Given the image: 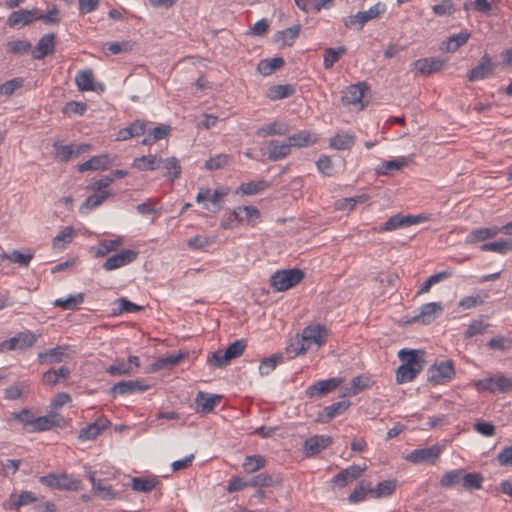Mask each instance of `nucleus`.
<instances>
[{
	"label": "nucleus",
	"mask_w": 512,
	"mask_h": 512,
	"mask_svg": "<svg viewBox=\"0 0 512 512\" xmlns=\"http://www.w3.org/2000/svg\"><path fill=\"white\" fill-rule=\"evenodd\" d=\"M482 251H493L499 254H507L512 251V240H500L485 243L481 246Z\"/></svg>",
	"instance_id": "13d9d810"
},
{
	"label": "nucleus",
	"mask_w": 512,
	"mask_h": 512,
	"mask_svg": "<svg viewBox=\"0 0 512 512\" xmlns=\"http://www.w3.org/2000/svg\"><path fill=\"white\" fill-rule=\"evenodd\" d=\"M55 50V35L48 33L43 35L37 42L34 49H31L32 57L41 60Z\"/></svg>",
	"instance_id": "2eb2a0df"
},
{
	"label": "nucleus",
	"mask_w": 512,
	"mask_h": 512,
	"mask_svg": "<svg viewBox=\"0 0 512 512\" xmlns=\"http://www.w3.org/2000/svg\"><path fill=\"white\" fill-rule=\"evenodd\" d=\"M409 159L406 157H399L389 161H385L378 165L375 169L378 175H388L391 171H397L407 166Z\"/></svg>",
	"instance_id": "f704fd0d"
},
{
	"label": "nucleus",
	"mask_w": 512,
	"mask_h": 512,
	"mask_svg": "<svg viewBox=\"0 0 512 512\" xmlns=\"http://www.w3.org/2000/svg\"><path fill=\"white\" fill-rule=\"evenodd\" d=\"M372 385V381L367 375H358L350 381V387L348 388V395H357L361 391L369 388Z\"/></svg>",
	"instance_id": "8fccbe9b"
},
{
	"label": "nucleus",
	"mask_w": 512,
	"mask_h": 512,
	"mask_svg": "<svg viewBox=\"0 0 512 512\" xmlns=\"http://www.w3.org/2000/svg\"><path fill=\"white\" fill-rule=\"evenodd\" d=\"M367 86L365 83L352 84L343 91L342 102L344 104H357L360 103L364 97Z\"/></svg>",
	"instance_id": "bb28decb"
},
{
	"label": "nucleus",
	"mask_w": 512,
	"mask_h": 512,
	"mask_svg": "<svg viewBox=\"0 0 512 512\" xmlns=\"http://www.w3.org/2000/svg\"><path fill=\"white\" fill-rule=\"evenodd\" d=\"M355 138L353 133L340 132L330 139L329 145L336 150H348L354 145Z\"/></svg>",
	"instance_id": "c756f323"
},
{
	"label": "nucleus",
	"mask_w": 512,
	"mask_h": 512,
	"mask_svg": "<svg viewBox=\"0 0 512 512\" xmlns=\"http://www.w3.org/2000/svg\"><path fill=\"white\" fill-rule=\"evenodd\" d=\"M220 401V396L212 395L205 392H198L196 396L197 411L203 414H208Z\"/></svg>",
	"instance_id": "cd10ccee"
},
{
	"label": "nucleus",
	"mask_w": 512,
	"mask_h": 512,
	"mask_svg": "<svg viewBox=\"0 0 512 512\" xmlns=\"http://www.w3.org/2000/svg\"><path fill=\"white\" fill-rule=\"evenodd\" d=\"M342 383L341 378H329L326 380H320L310 385L305 393L309 398H317L335 390Z\"/></svg>",
	"instance_id": "9d476101"
},
{
	"label": "nucleus",
	"mask_w": 512,
	"mask_h": 512,
	"mask_svg": "<svg viewBox=\"0 0 512 512\" xmlns=\"http://www.w3.org/2000/svg\"><path fill=\"white\" fill-rule=\"evenodd\" d=\"M244 221L243 215L241 214L240 206L236 207L232 211L225 214V218L221 222L223 229H233Z\"/></svg>",
	"instance_id": "5fc2aeb1"
},
{
	"label": "nucleus",
	"mask_w": 512,
	"mask_h": 512,
	"mask_svg": "<svg viewBox=\"0 0 512 512\" xmlns=\"http://www.w3.org/2000/svg\"><path fill=\"white\" fill-rule=\"evenodd\" d=\"M300 30V25H293L285 30L279 31L278 40H281L283 45L291 46L299 36Z\"/></svg>",
	"instance_id": "e2e57ef3"
},
{
	"label": "nucleus",
	"mask_w": 512,
	"mask_h": 512,
	"mask_svg": "<svg viewBox=\"0 0 512 512\" xmlns=\"http://www.w3.org/2000/svg\"><path fill=\"white\" fill-rule=\"evenodd\" d=\"M5 47L7 53L17 56L27 54L32 49V45L29 41L21 39L10 40L6 43Z\"/></svg>",
	"instance_id": "49530a36"
},
{
	"label": "nucleus",
	"mask_w": 512,
	"mask_h": 512,
	"mask_svg": "<svg viewBox=\"0 0 512 512\" xmlns=\"http://www.w3.org/2000/svg\"><path fill=\"white\" fill-rule=\"evenodd\" d=\"M111 193L109 191H95L94 194L88 196L80 207V212H87L100 206Z\"/></svg>",
	"instance_id": "58836bf2"
},
{
	"label": "nucleus",
	"mask_w": 512,
	"mask_h": 512,
	"mask_svg": "<svg viewBox=\"0 0 512 512\" xmlns=\"http://www.w3.org/2000/svg\"><path fill=\"white\" fill-rule=\"evenodd\" d=\"M470 37V33L467 30H462L458 34L451 35L447 40V47L446 49L448 51H456L461 46L466 44Z\"/></svg>",
	"instance_id": "052dcab7"
},
{
	"label": "nucleus",
	"mask_w": 512,
	"mask_h": 512,
	"mask_svg": "<svg viewBox=\"0 0 512 512\" xmlns=\"http://www.w3.org/2000/svg\"><path fill=\"white\" fill-rule=\"evenodd\" d=\"M494 70V64L488 54L481 57L480 63L472 68L467 74L470 82H475L487 78Z\"/></svg>",
	"instance_id": "4468645a"
},
{
	"label": "nucleus",
	"mask_w": 512,
	"mask_h": 512,
	"mask_svg": "<svg viewBox=\"0 0 512 512\" xmlns=\"http://www.w3.org/2000/svg\"><path fill=\"white\" fill-rule=\"evenodd\" d=\"M345 46L337 48H326L324 51L323 67L328 70L331 69L336 62L339 61L342 55L346 53Z\"/></svg>",
	"instance_id": "c03bdc74"
},
{
	"label": "nucleus",
	"mask_w": 512,
	"mask_h": 512,
	"mask_svg": "<svg viewBox=\"0 0 512 512\" xmlns=\"http://www.w3.org/2000/svg\"><path fill=\"white\" fill-rule=\"evenodd\" d=\"M283 362V356L280 354H274L261 361L259 365V373L261 376L269 375L278 364Z\"/></svg>",
	"instance_id": "4d7b16f0"
},
{
	"label": "nucleus",
	"mask_w": 512,
	"mask_h": 512,
	"mask_svg": "<svg viewBox=\"0 0 512 512\" xmlns=\"http://www.w3.org/2000/svg\"><path fill=\"white\" fill-rule=\"evenodd\" d=\"M138 251L125 249L107 258L102 267L106 271H112L128 265L136 260Z\"/></svg>",
	"instance_id": "423d86ee"
},
{
	"label": "nucleus",
	"mask_w": 512,
	"mask_h": 512,
	"mask_svg": "<svg viewBox=\"0 0 512 512\" xmlns=\"http://www.w3.org/2000/svg\"><path fill=\"white\" fill-rule=\"evenodd\" d=\"M269 187V183L265 180L250 181L242 183L236 190V194L256 195Z\"/></svg>",
	"instance_id": "ea45409f"
},
{
	"label": "nucleus",
	"mask_w": 512,
	"mask_h": 512,
	"mask_svg": "<svg viewBox=\"0 0 512 512\" xmlns=\"http://www.w3.org/2000/svg\"><path fill=\"white\" fill-rule=\"evenodd\" d=\"M122 244V238L118 237L116 239H105L102 240L94 253V256L104 257L106 254L117 250V248Z\"/></svg>",
	"instance_id": "864d4df0"
},
{
	"label": "nucleus",
	"mask_w": 512,
	"mask_h": 512,
	"mask_svg": "<svg viewBox=\"0 0 512 512\" xmlns=\"http://www.w3.org/2000/svg\"><path fill=\"white\" fill-rule=\"evenodd\" d=\"M499 233H501V229L496 226L476 228L466 236L465 243L476 244L479 242H483L487 239L494 238Z\"/></svg>",
	"instance_id": "a211bd4d"
},
{
	"label": "nucleus",
	"mask_w": 512,
	"mask_h": 512,
	"mask_svg": "<svg viewBox=\"0 0 512 512\" xmlns=\"http://www.w3.org/2000/svg\"><path fill=\"white\" fill-rule=\"evenodd\" d=\"M454 375L455 370L451 360L441 361L428 369V380L436 385L450 381Z\"/></svg>",
	"instance_id": "39448f33"
},
{
	"label": "nucleus",
	"mask_w": 512,
	"mask_h": 512,
	"mask_svg": "<svg viewBox=\"0 0 512 512\" xmlns=\"http://www.w3.org/2000/svg\"><path fill=\"white\" fill-rule=\"evenodd\" d=\"M267 460L263 455H248L245 457L242 468L247 474L255 473L266 466Z\"/></svg>",
	"instance_id": "c9c22d12"
},
{
	"label": "nucleus",
	"mask_w": 512,
	"mask_h": 512,
	"mask_svg": "<svg viewBox=\"0 0 512 512\" xmlns=\"http://www.w3.org/2000/svg\"><path fill=\"white\" fill-rule=\"evenodd\" d=\"M112 160L108 154H101L91 157L89 160L78 165L79 172H85L88 170H106L112 165Z\"/></svg>",
	"instance_id": "aec40b11"
},
{
	"label": "nucleus",
	"mask_w": 512,
	"mask_h": 512,
	"mask_svg": "<svg viewBox=\"0 0 512 512\" xmlns=\"http://www.w3.org/2000/svg\"><path fill=\"white\" fill-rule=\"evenodd\" d=\"M291 153V146L287 139L283 142L271 140L268 144V158L271 161H278L286 158Z\"/></svg>",
	"instance_id": "b1692460"
},
{
	"label": "nucleus",
	"mask_w": 512,
	"mask_h": 512,
	"mask_svg": "<svg viewBox=\"0 0 512 512\" xmlns=\"http://www.w3.org/2000/svg\"><path fill=\"white\" fill-rule=\"evenodd\" d=\"M285 61L282 57H274L262 59L257 65V71L263 76H269L277 69L284 65Z\"/></svg>",
	"instance_id": "4c0bfd02"
},
{
	"label": "nucleus",
	"mask_w": 512,
	"mask_h": 512,
	"mask_svg": "<svg viewBox=\"0 0 512 512\" xmlns=\"http://www.w3.org/2000/svg\"><path fill=\"white\" fill-rule=\"evenodd\" d=\"M423 356L424 352L421 350L401 349L398 352V357L403 362L402 365L411 368L419 367L420 372L423 369Z\"/></svg>",
	"instance_id": "6ab92c4d"
},
{
	"label": "nucleus",
	"mask_w": 512,
	"mask_h": 512,
	"mask_svg": "<svg viewBox=\"0 0 512 512\" xmlns=\"http://www.w3.org/2000/svg\"><path fill=\"white\" fill-rule=\"evenodd\" d=\"M488 297L489 293L484 290H481L476 294H472L462 298L459 301L458 306L463 309H471L483 305Z\"/></svg>",
	"instance_id": "a19ab883"
},
{
	"label": "nucleus",
	"mask_w": 512,
	"mask_h": 512,
	"mask_svg": "<svg viewBox=\"0 0 512 512\" xmlns=\"http://www.w3.org/2000/svg\"><path fill=\"white\" fill-rule=\"evenodd\" d=\"M420 373V368H411L400 365L396 370V382L398 384L411 382Z\"/></svg>",
	"instance_id": "6e6d98bb"
},
{
	"label": "nucleus",
	"mask_w": 512,
	"mask_h": 512,
	"mask_svg": "<svg viewBox=\"0 0 512 512\" xmlns=\"http://www.w3.org/2000/svg\"><path fill=\"white\" fill-rule=\"evenodd\" d=\"M160 162L161 158L154 154H149L135 158L132 166L140 171H154L159 167Z\"/></svg>",
	"instance_id": "2f4dec72"
},
{
	"label": "nucleus",
	"mask_w": 512,
	"mask_h": 512,
	"mask_svg": "<svg viewBox=\"0 0 512 512\" xmlns=\"http://www.w3.org/2000/svg\"><path fill=\"white\" fill-rule=\"evenodd\" d=\"M287 141L292 147L303 148L314 145L318 141L315 133L309 130H300L291 136L287 137Z\"/></svg>",
	"instance_id": "4be33fe9"
},
{
	"label": "nucleus",
	"mask_w": 512,
	"mask_h": 512,
	"mask_svg": "<svg viewBox=\"0 0 512 512\" xmlns=\"http://www.w3.org/2000/svg\"><path fill=\"white\" fill-rule=\"evenodd\" d=\"M349 406L350 402L348 400H342L326 406L323 410L325 416L323 422H329L336 416L343 414L349 408Z\"/></svg>",
	"instance_id": "a18cd8bd"
},
{
	"label": "nucleus",
	"mask_w": 512,
	"mask_h": 512,
	"mask_svg": "<svg viewBox=\"0 0 512 512\" xmlns=\"http://www.w3.org/2000/svg\"><path fill=\"white\" fill-rule=\"evenodd\" d=\"M305 344L310 349L313 345L320 347L326 342L327 330L321 325L307 326L303 329L301 335Z\"/></svg>",
	"instance_id": "0eeeda50"
},
{
	"label": "nucleus",
	"mask_w": 512,
	"mask_h": 512,
	"mask_svg": "<svg viewBox=\"0 0 512 512\" xmlns=\"http://www.w3.org/2000/svg\"><path fill=\"white\" fill-rule=\"evenodd\" d=\"M464 469H455L446 472L440 479V486L451 488L457 484H462Z\"/></svg>",
	"instance_id": "603ef678"
},
{
	"label": "nucleus",
	"mask_w": 512,
	"mask_h": 512,
	"mask_svg": "<svg viewBox=\"0 0 512 512\" xmlns=\"http://www.w3.org/2000/svg\"><path fill=\"white\" fill-rule=\"evenodd\" d=\"M482 482L483 477L480 473H463L462 487L467 490L482 488Z\"/></svg>",
	"instance_id": "69168bd1"
},
{
	"label": "nucleus",
	"mask_w": 512,
	"mask_h": 512,
	"mask_svg": "<svg viewBox=\"0 0 512 512\" xmlns=\"http://www.w3.org/2000/svg\"><path fill=\"white\" fill-rule=\"evenodd\" d=\"M303 277L304 272L297 268L279 270L271 275L270 285L275 291L282 292L296 286Z\"/></svg>",
	"instance_id": "f03ea898"
},
{
	"label": "nucleus",
	"mask_w": 512,
	"mask_h": 512,
	"mask_svg": "<svg viewBox=\"0 0 512 512\" xmlns=\"http://www.w3.org/2000/svg\"><path fill=\"white\" fill-rule=\"evenodd\" d=\"M148 386L138 380L120 381L111 388V393L114 395L132 394L134 392H143L147 390Z\"/></svg>",
	"instance_id": "393cba45"
},
{
	"label": "nucleus",
	"mask_w": 512,
	"mask_h": 512,
	"mask_svg": "<svg viewBox=\"0 0 512 512\" xmlns=\"http://www.w3.org/2000/svg\"><path fill=\"white\" fill-rule=\"evenodd\" d=\"M131 482L133 490L145 493L152 491L157 484L155 479H147L143 477H133Z\"/></svg>",
	"instance_id": "0e129e2a"
},
{
	"label": "nucleus",
	"mask_w": 512,
	"mask_h": 512,
	"mask_svg": "<svg viewBox=\"0 0 512 512\" xmlns=\"http://www.w3.org/2000/svg\"><path fill=\"white\" fill-rule=\"evenodd\" d=\"M295 93V87L291 84L273 85L268 88L266 96L272 100L288 98Z\"/></svg>",
	"instance_id": "72a5a7b5"
},
{
	"label": "nucleus",
	"mask_w": 512,
	"mask_h": 512,
	"mask_svg": "<svg viewBox=\"0 0 512 512\" xmlns=\"http://www.w3.org/2000/svg\"><path fill=\"white\" fill-rule=\"evenodd\" d=\"M110 425V421L105 416L98 417L93 423L88 424L79 431L78 439L80 441L94 440Z\"/></svg>",
	"instance_id": "1a4fd4ad"
},
{
	"label": "nucleus",
	"mask_w": 512,
	"mask_h": 512,
	"mask_svg": "<svg viewBox=\"0 0 512 512\" xmlns=\"http://www.w3.org/2000/svg\"><path fill=\"white\" fill-rule=\"evenodd\" d=\"M231 359L226 356L223 350H217L208 356L207 362L211 367L224 368L230 363Z\"/></svg>",
	"instance_id": "774afa93"
},
{
	"label": "nucleus",
	"mask_w": 512,
	"mask_h": 512,
	"mask_svg": "<svg viewBox=\"0 0 512 512\" xmlns=\"http://www.w3.org/2000/svg\"><path fill=\"white\" fill-rule=\"evenodd\" d=\"M85 295L83 293H77L69 295L67 298H58L53 302L55 307H60L63 310L74 311L84 302Z\"/></svg>",
	"instance_id": "473e14b6"
},
{
	"label": "nucleus",
	"mask_w": 512,
	"mask_h": 512,
	"mask_svg": "<svg viewBox=\"0 0 512 512\" xmlns=\"http://www.w3.org/2000/svg\"><path fill=\"white\" fill-rule=\"evenodd\" d=\"M249 484L254 488L271 487L275 484V479L273 475L263 472L253 476L249 480Z\"/></svg>",
	"instance_id": "338daca9"
},
{
	"label": "nucleus",
	"mask_w": 512,
	"mask_h": 512,
	"mask_svg": "<svg viewBox=\"0 0 512 512\" xmlns=\"http://www.w3.org/2000/svg\"><path fill=\"white\" fill-rule=\"evenodd\" d=\"M161 163L166 171L164 176L170 181L173 182L175 179L180 177L182 169L176 157H169L164 160L161 159L160 164Z\"/></svg>",
	"instance_id": "37998d69"
},
{
	"label": "nucleus",
	"mask_w": 512,
	"mask_h": 512,
	"mask_svg": "<svg viewBox=\"0 0 512 512\" xmlns=\"http://www.w3.org/2000/svg\"><path fill=\"white\" fill-rule=\"evenodd\" d=\"M37 20L36 9H20L12 12L8 19L7 24L10 27H23L31 24Z\"/></svg>",
	"instance_id": "dca6fc26"
},
{
	"label": "nucleus",
	"mask_w": 512,
	"mask_h": 512,
	"mask_svg": "<svg viewBox=\"0 0 512 512\" xmlns=\"http://www.w3.org/2000/svg\"><path fill=\"white\" fill-rule=\"evenodd\" d=\"M307 350H309L308 344H305L304 340L299 335L291 338L286 347V352L290 358H295L296 356L305 353Z\"/></svg>",
	"instance_id": "3c124183"
},
{
	"label": "nucleus",
	"mask_w": 512,
	"mask_h": 512,
	"mask_svg": "<svg viewBox=\"0 0 512 512\" xmlns=\"http://www.w3.org/2000/svg\"><path fill=\"white\" fill-rule=\"evenodd\" d=\"M1 260L8 259L13 263H17L20 266H28L30 261L33 258V255L30 253L24 254L18 250H13L11 253H3L0 255Z\"/></svg>",
	"instance_id": "680f3d73"
},
{
	"label": "nucleus",
	"mask_w": 512,
	"mask_h": 512,
	"mask_svg": "<svg viewBox=\"0 0 512 512\" xmlns=\"http://www.w3.org/2000/svg\"><path fill=\"white\" fill-rule=\"evenodd\" d=\"M297 7L307 13H317L323 8H330L333 0H294Z\"/></svg>",
	"instance_id": "7c9ffc66"
},
{
	"label": "nucleus",
	"mask_w": 512,
	"mask_h": 512,
	"mask_svg": "<svg viewBox=\"0 0 512 512\" xmlns=\"http://www.w3.org/2000/svg\"><path fill=\"white\" fill-rule=\"evenodd\" d=\"M332 443V438L327 435H315L308 438L304 443V454L311 457L319 454Z\"/></svg>",
	"instance_id": "ddd939ff"
},
{
	"label": "nucleus",
	"mask_w": 512,
	"mask_h": 512,
	"mask_svg": "<svg viewBox=\"0 0 512 512\" xmlns=\"http://www.w3.org/2000/svg\"><path fill=\"white\" fill-rule=\"evenodd\" d=\"M68 349L67 345H59L51 349H47L38 353V361L40 364L60 363Z\"/></svg>",
	"instance_id": "412c9836"
},
{
	"label": "nucleus",
	"mask_w": 512,
	"mask_h": 512,
	"mask_svg": "<svg viewBox=\"0 0 512 512\" xmlns=\"http://www.w3.org/2000/svg\"><path fill=\"white\" fill-rule=\"evenodd\" d=\"M367 494L372 495V484L370 481L361 480L348 496L350 503H359L365 500Z\"/></svg>",
	"instance_id": "e433bc0d"
},
{
	"label": "nucleus",
	"mask_w": 512,
	"mask_h": 512,
	"mask_svg": "<svg viewBox=\"0 0 512 512\" xmlns=\"http://www.w3.org/2000/svg\"><path fill=\"white\" fill-rule=\"evenodd\" d=\"M443 310L441 303L431 302L420 307V311L412 319V323L430 324L435 319L436 312Z\"/></svg>",
	"instance_id": "f3484780"
},
{
	"label": "nucleus",
	"mask_w": 512,
	"mask_h": 512,
	"mask_svg": "<svg viewBox=\"0 0 512 512\" xmlns=\"http://www.w3.org/2000/svg\"><path fill=\"white\" fill-rule=\"evenodd\" d=\"M290 131L288 124L284 122L279 121H273L268 124H265L261 127H259L256 131V135L258 137H268V136H274L279 135L283 136L288 134Z\"/></svg>",
	"instance_id": "a878e982"
},
{
	"label": "nucleus",
	"mask_w": 512,
	"mask_h": 512,
	"mask_svg": "<svg viewBox=\"0 0 512 512\" xmlns=\"http://www.w3.org/2000/svg\"><path fill=\"white\" fill-rule=\"evenodd\" d=\"M58 480V490L78 491L82 488L81 481L71 475L60 474Z\"/></svg>",
	"instance_id": "bf43d9fd"
},
{
	"label": "nucleus",
	"mask_w": 512,
	"mask_h": 512,
	"mask_svg": "<svg viewBox=\"0 0 512 512\" xmlns=\"http://www.w3.org/2000/svg\"><path fill=\"white\" fill-rule=\"evenodd\" d=\"M396 486V480L381 481L375 488L372 487V497L376 499L388 497L395 492Z\"/></svg>",
	"instance_id": "de8ad7c7"
},
{
	"label": "nucleus",
	"mask_w": 512,
	"mask_h": 512,
	"mask_svg": "<svg viewBox=\"0 0 512 512\" xmlns=\"http://www.w3.org/2000/svg\"><path fill=\"white\" fill-rule=\"evenodd\" d=\"M441 449L437 445L425 447L421 449H415L411 451L406 459L412 463H434L439 457Z\"/></svg>",
	"instance_id": "6e6552de"
},
{
	"label": "nucleus",
	"mask_w": 512,
	"mask_h": 512,
	"mask_svg": "<svg viewBox=\"0 0 512 512\" xmlns=\"http://www.w3.org/2000/svg\"><path fill=\"white\" fill-rule=\"evenodd\" d=\"M473 386L478 392L508 393L512 391V377L497 373L475 381Z\"/></svg>",
	"instance_id": "f257e3e1"
},
{
	"label": "nucleus",
	"mask_w": 512,
	"mask_h": 512,
	"mask_svg": "<svg viewBox=\"0 0 512 512\" xmlns=\"http://www.w3.org/2000/svg\"><path fill=\"white\" fill-rule=\"evenodd\" d=\"M63 420V417L59 414H51L34 418L33 427L30 432H41L50 430L55 426L60 427Z\"/></svg>",
	"instance_id": "5701e85b"
},
{
	"label": "nucleus",
	"mask_w": 512,
	"mask_h": 512,
	"mask_svg": "<svg viewBox=\"0 0 512 512\" xmlns=\"http://www.w3.org/2000/svg\"><path fill=\"white\" fill-rule=\"evenodd\" d=\"M38 336L30 330L20 332L14 337L4 340L0 343V353H5L13 350H25L32 347Z\"/></svg>",
	"instance_id": "20e7f679"
},
{
	"label": "nucleus",
	"mask_w": 512,
	"mask_h": 512,
	"mask_svg": "<svg viewBox=\"0 0 512 512\" xmlns=\"http://www.w3.org/2000/svg\"><path fill=\"white\" fill-rule=\"evenodd\" d=\"M37 500L31 491H22L20 494H12L5 504L6 509H18L24 505L34 503Z\"/></svg>",
	"instance_id": "c85d7f7f"
},
{
	"label": "nucleus",
	"mask_w": 512,
	"mask_h": 512,
	"mask_svg": "<svg viewBox=\"0 0 512 512\" xmlns=\"http://www.w3.org/2000/svg\"><path fill=\"white\" fill-rule=\"evenodd\" d=\"M117 308L113 309V315H119L122 313H136L143 310V307L129 301L125 297H121L114 302Z\"/></svg>",
	"instance_id": "09e8293b"
},
{
	"label": "nucleus",
	"mask_w": 512,
	"mask_h": 512,
	"mask_svg": "<svg viewBox=\"0 0 512 512\" xmlns=\"http://www.w3.org/2000/svg\"><path fill=\"white\" fill-rule=\"evenodd\" d=\"M366 468V465H351L337 473L332 478V483L340 488L345 487L348 483L360 478Z\"/></svg>",
	"instance_id": "9b49d317"
},
{
	"label": "nucleus",
	"mask_w": 512,
	"mask_h": 512,
	"mask_svg": "<svg viewBox=\"0 0 512 512\" xmlns=\"http://www.w3.org/2000/svg\"><path fill=\"white\" fill-rule=\"evenodd\" d=\"M79 91H94V76L92 70L79 71L75 77Z\"/></svg>",
	"instance_id": "79ce46f5"
},
{
	"label": "nucleus",
	"mask_w": 512,
	"mask_h": 512,
	"mask_svg": "<svg viewBox=\"0 0 512 512\" xmlns=\"http://www.w3.org/2000/svg\"><path fill=\"white\" fill-rule=\"evenodd\" d=\"M414 69L421 75L428 76L432 73L440 71L444 65L445 60L439 57H429L416 60L414 63Z\"/></svg>",
	"instance_id": "f8f14e48"
},
{
	"label": "nucleus",
	"mask_w": 512,
	"mask_h": 512,
	"mask_svg": "<svg viewBox=\"0 0 512 512\" xmlns=\"http://www.w3.org/2000/svg\"><path fill=\"white\" fill-rule=\"evenodd\" d=\"M385 11V4L378 2L366 11H359L356 14L347 17L344 20V25L346 28L360 31L368 21L379 17Z\"/></svg>",
	"instance_id": "7ed1b4c3"
}]
</instances>
